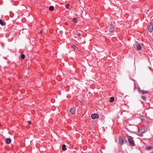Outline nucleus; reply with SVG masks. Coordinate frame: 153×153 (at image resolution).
Instances as JSON below:
<instances>
[{"instance_id": "nucleus-1", "label": "nucleus", "mask_w": 153, "mask_h": 153, "mask_svg": "<svg viewBox=\"0 0 153 153\" xmlns=\"http://www.w3.org/2000/svg\"><path fill=\"white\" fill-rule=\"evenodd\" d=\"M127 139L129 145L130 146L132 147L135 146V141L132 137L130 136H127Z\"/></svg>"}, {"instance_id": "nucleus-2", "label": "nucleus", "mask_w": 153, "mask_h": 153, "mask_svg": "<svg viewBox=\"0 0 153 153\" xmlns=\"http://www.w3.org/2000/svg\"><path fill=\"white\" fill-rule=\"evenodd\" d=\"M119 143L121 145L126 144L127 143V140L123 137L120 136L119 137Z\"/></svg>"}, {"instance_id": "nucleus-3", "label": "nucleus", "mask_w": 153, "mask_h": 153, "mask_svg": "<svg viewBox=\"0 0 153 153\" xmlns=\"http://www.w3.org/2000/svg\"><path fill=\"white\" fill-rule=\"evenodd\" d=\"M134 48H136V49L137 51H139L141 49V47L140 45L139 44H137L136 45H134Z\"/></svg>"}, {"instance_id": "nucleus-4", "label": "nucleus", "mask_w": 153, "mask_h": 153, "mask_svg": "<svg viewBox=\"0 0 153 153\" xmlns=\"http://www.w3.org/2000/svg\"><path fill=\"white\" fill-rule=\"evenodd\" d=\"M99 117V116L98 114H92L91 115V118L94 119H95L96 118H98Z\"/></svg>"}, {"instance_id": "nucleus-5", "label": "nucleus", "mask_w": 153, "mask_h": 153, "mask_svg": "<svg viewBox=\"0 0 153 153\" xmlns=\"http://www.w3.org/2000/svg\"><path fill=\"white\" fill-rule=\"evenodd\" d=\"M145 130L144 129H139L138 130V133L139 134L140 136H141L143 135V133L144 132Z\"/></svg>"}, {"instance_id": "nucleus-6", "label": "nucleus", "mask_w": 153, "mask_h": 153, "mask_svg": "<svg viewBox=\"0 0 153 153\" xmlns=\"http://www.w3.org/2000/svg\"><path fill=\"white\" fill-rule=\"evenodd\" d=\"M76 111V108L75 107H73L70 110V112L72 114H74Z\"/></svg>"}, {"instance_id": "nucleus-7", "label": "nucleus", "mask_w": 153, "mask_h": 153, "mask_svg": "<svg viewBox=\"0 0 153 153\" xmlns=\"http://www.w3.org/2000/svg\"><path fill=\"white\" fill-rule=\"evenodd\" d=\"M153 27L152 25H150L149 26V31L150 32H152L153 31Z\"/></svg>"}, {"instance_id": "nucleus-8", "label": "nucleus", "mask_w": 153, "mask_h": 153, "mask_svg": "<svg viewBox=\"0 0 153 153\" xmlns=\"http://www.w3.org/2000/svg\"><path fill=\"white\" fill-rule=\"evenodd\" d=\"M11 142V140L9 138H7L6 139V143L7 144H10Z\"/></svg>"}, {"instance_id": "nucleus-9", "label": "nucleus", "mask_w": 153, "mask_h": 153, "mask_svg": "<svg viewBox=\"0 0 153 153\" xmlns=\"http://www.w3.org/2000/svg\"><path fill=\"white\" fill-rule=\"evenodd\" d=\"M141 91V92L140 93L142 94H147L148 93V91L147 90H142Z\"/></svg>"}, {"instance_id": "nucleus-10", "label": "nucleus", "mask_w": 153, "mask_h": 153, "mask_svg": "<svg viewBox=\"0 0 153 153\" xmlns=\"http://www.w3.org/2000/svg\"><path fill=\"white\" fill-rule=\"evenodd\" d=\"M62 150L63 151H65L67 149L66 148V145L65 144H63L62 146Z\"/></svg>"}, {"instance_id": "nucleus-11", "label": "nucleus", "mask_w": 153, "mask_h": 153, "mask_svg": "<svg viewBox=\"0 0 153 153\" xmlns=\"http://www.w3.org/2000/svg\"><path fill=\"white\" fill-rule=\"evenodd\" d=\"M73 22L74 23H77V19L76 18L74 17L73 19Z\"/></svg>"}, {"instance_id": "nucleus-12", "label": "nucleus", "mask_w": 153, "mask_h": 153, "mask_svg": "<svg viewBox=\"0 0 153 153\" xmlns=\"http://www.w3.org/2000/svg\"><path fill=\"white\" fill-rule=\"evenodd\" d=\"M152 148L153 147L152 146H148L146 147V149L147 150H149L152 149Z\"/></svg>"}, {"instance_id": "nucleus-13", "label": "nucleus", "mask_w": 153, "mask_h": 153, "mask_svg": "<svg viewBox=\"0 0 153 153\" xmlns=\"http://www.w3.org/2000/svg\"><path fill=\"white\" fill-rule=\"evenodd\" d=\"M114 98L113 97H111V98H110V102H112L114 101Z\"/></svg>"}, {"instance_id": "nucleus-14", "label": "nucleus", "mask_w": 153, "mask_h": 153, "mask_svg": "<svg viewBox=\"0 0 153 153\" xmlns=\"http://www.w3.org/2000/svg\"><path fill=\"white\" fill-rule=\"evenodd\" d=\"M54 7L53 6H51L49 7V10L50 11H53V10H54Z\"/></svg>"}, {"instance_id": "nucleus-15", "label": "nucleus", "mask_w": 153, "mask_h": 153, "mask_svg": "<svg viewBox=\"0 0 153 153\" xmlns=\"http://www.w3.org/2000/svg\"><path fill=\"white\" fill-rule=\"evenodd\" d=\"M109 31L111 32H114V28L113 27H110Z\"/></svg>"}, {"instance_id": "nucleus-16", "label": "nucleus", "mask_w": 153, "mask_h": 153, "mask_svg": "<svg viewBox=\"0 0 153 153\" xmlns=\"http://www.w3.org/2000/svg\"><path fill=\"white\" fill-rule=\"evenodd\" d=\"M141 98L143 100H144V101H146V97L144 96H143V95H142V96H141Z\"/></svg>"}, {"instance_id": "nucleus-17", "label": "nucleus", "mask_w": 153, "mask_h": 153, "mask_svg": "<svg viewBox=\"0 0 153 153\" xmlns=\"http://www.w3.org/2000/svg\"><path fill=\"white\" fill-rule=\"evenodd\" d=\"M0 24L1 25L3 26L4 25V23L2 21V20L1 19H0Z\"/></svg>"}, {"instance_id": "nucleus-18", "label": "nucleus", "mask_w": 153, "mask_h": 153, "mask_svg": "<svg viewBox=\"0 0 153 153\" xmlns=\"http://www.w3.org/2000/svg\"><path fill=\"white\" fill-rule=\"evenodd\" d=\"M21 57L22 59H24L25 57V55L24 54H22L21 55Z\"/></svg>"}, {"instance_id": "nucleus-19", "label": "nucleus", "mask_w": 153, "mask_h": 153, "mask_svg": "<svg viewBox=\"0 0 153 153\" xmlns=\"http://www.w3.org/2000/svg\"><path fill=\"white\" fill-rule=\"evenodd\" d=\"M70 6V5L69 4H68L66 6V7L67 9H68L69 8V7Z\"/></svg>"}, {"instance_id": "nucleus-20", "label": "nucleus", "mask_w": 153, "mask_h": 153, "mask_svg": "<svg viewBox=\"0 0 153 153\" xmlns=\"http://www.w3.org/2000/svg\"><path fill=\"white\" fill-rule=\"evenodd\" d=\"M72 47L73 49L75 50L76 49V47L74 45H73L72 46Z\"/></svg>"}, {"instance_id": "nucleus-21", "label": "nucleus", "mask_w": 153, "mask_h": 153, "mask_svg": "<svg viewBox=\"0 0 153 153\" xmlns=\"http://www.w3.org/2000/svg\"><path fill=\"white\" fill-rule=\"evenodd\" d=\"M138 92L140 93L141 92V91L142 90L140 89V88L139 87H138Z\"/></svg>"}, {"instance_id": "nucleus-22", "label": "nucleus", "mask_w": 153, "mask_h": 153, "mask_svg": "<svg viewBox=\"0 0 153 153\" xmlns=\"http://www.w3.org/2000/svg\"><path fill=\"white\" fill-rule=\"evenodd\" d=\"M27 122H28V124H31L32 123L30 121H28Z\"/></svg>"}, {"instance_id": "nucleus-23", "label": "nucleus", "mask_w": 153, "mask_h": 153, "mask_svg": "<svg viewBox=\"0 0 153 153\" xmlns=\"http://www.w3.org/2000/svg\"><path fill=\"white\" fill-rule=\"evenodd\" d=\"M1 45L2 46V47H4V44L3 43H2V42H1Z\"/></svg>"}, {"instance_id": "nucleus-24", "label": "nucleus", "mask_w": 153, "mask_h": 153, "mask_svg": "<svg viewBox=\"0 0 153 153\" xmlns=\"http://www.w3.org/2000/svg\"><path fill=\"white\" fill-rule=\"evenodd\" d=\"M78 35L79 36H80L81 35V34L80 33H79L78 34Z\"/></svg>"}, {"instance_id": "nucleus-25", "label": "nucleus", "mask_w": 153, "mask_h": 153, "mask_svg": "<svg viewBox=\"0 0 153 153\" xmlns=\"http://www.w3.org/2000/svg\"><path fill=\"white\" fill-rule=\"evenodd\" d=\"M130 79H131V80H133V81H134V79H131V78H130Z\"/></svg>"}, {"instance_id": "nucleus-26", "label": "nucleus", "mask_w": 153, "mask_h": 153, "mask_svg": "<svg viewBox=\"0 0 153 153\" xmlns=\"http://www.w3.org/2000/svg\"><path fill=\"white\" fill-rule=\"evenodd\" d=\"M3 58H4L5 59H7V58L6 57H3Z\"/></svg>"}, {"instance_id": "nucleus-27", "label": "nucleus", "mask_w": 153, "mask_h": 153, "mask_svg": "<svg viewBox=\"0 0 153 153\" xmlns=\"http://www.w3.org/2000/svg\"><path fill=\"white\" fill-rule=\"evenodd\" d=\"M42 33V31H40V33H39V34H41Z\"/></svg>"}, {"instance_id": "nucleus-28", "label": "nucleus", "mask_w": 153, "mask_h": 153, "mask_svg": "<svg viewBox=\"0 0 153 153\" xmlns=\"http://www.w3.org/2000/svg\"><path fill=\"white\" fill-rule=\"evenodd\" d=\"M67 25V23H66L65 24V25Z\"/></svg>"}, {"instance_id": "nucleus-29", "label": "nucleus", "mask_w": 153, "mask_h": 153, "mask_svg": "<svg viewBox=\"0 0 153 153\" xmlns=\"http://www.w3.org/2000/svg\"><path fill=\"white\" fill-rule=\"evenodd\" d=\"M131 124H129V126H131Z\"/></svg>"}]
</instances>
